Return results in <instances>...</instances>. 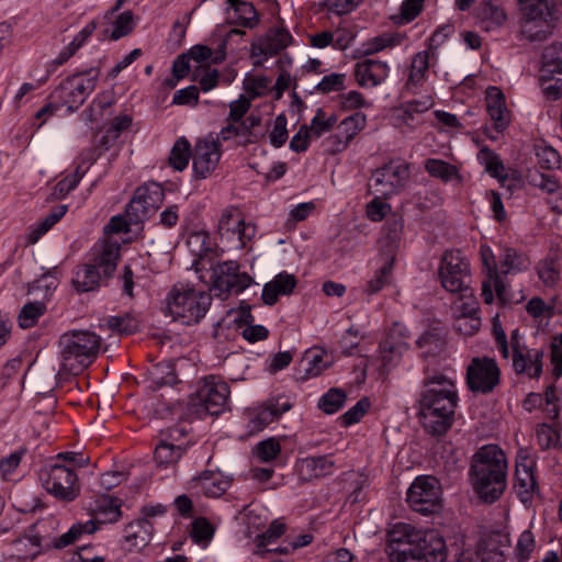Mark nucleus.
<instances>
[{
	"instance_id": "nucleus-1",
	"label": "nucleus",
	"mask_w": 562,
	"mask_h": 562,
	"mask_svg": "<svg viewBox=\"0 0 562 562\" xmlns=\"http://www.w3.org/2000/svg\"><path fill=\"white\" fill-rule=\"evenodd\" d=\"M416 404L423 429L431 436H443L452 427L459 402L456 383L443 374L424 380Z\"/></svg>"
},
{
	"instance_id": "nucleus-2",
	"label": "nucleus",
	"mask_w": 562,
	"mask_h": 562,
	"mask_svg": "<svg viewBox=\"0 0 562 562\" xmlns=\"http://www.w3.org/2000/svg\"><path fill=\"white\" fill-rule=\"evenodd\" d=\"M471 479L474 491L486 503L501 497L506 487L507 460L496 445L481 447L473 456Z\"/></svg>"
},
{
	"instance_id": "nucleus-3",
	"label": "nucleus",
	"mask_w": 562,
	"mask_h": 562,
	"mask_svg": "<svg viewBox=\"0 0 562 562\" xmlns=\"http://www.w3.org/2000/svg\"><path fill=\"white\" fill-rule=\"evenodd\" d=\"M120 248L119 240L110 236L97 241L89 254V262L77 268L72 278L74 288L78 292L97 290L116 270Z\"/></svg>"
},
{
	"instance_id": "nucleus-4",
	"label": "nucleus",
	"mask_w": 562,
	"mask_h": 562,
	"mask_svg": "<svg viewBox=\"0 0 562 562\" xmlns=\"http://www.w3.org/2000/svg\"><path fill=\"white\" fill-rule=\"evenodd\" d=\"M58 347L63 369L78 373L97 358L101 338L89 330H69L59 337Z\"/></svg>"
},
{
	"instance_id": "nucleus-5",
	"label": "nucleus",
	"mask_w": 562,
	"mask_h": 562,
	"mask_svg": "<svg viewBox=\"0 0 562 562\" xmlns=\"http://www.w3.org/2000/svg\"><path fill=\"white\" fill-rule=\"evenodd\" d=\"M211 301V295L204 291L176 284L168 294L167 308L173 319L191 325L204 317Z\"/></svg>"
},
{
	"instance_id": "nucleus-6",
	"label": "nucleus",
	"mask_w": 562,
	"mask_h": 562,
	"mask_svg": "<svg viewBox=\"0 0 562 562\" xmlns=\"http://www.w3.org/2000/svg\"><path fill=\"white\" fill-rule=\"evenodd\" d=\"M99 75L100 71L97 68H90L87 71L69 76L55 88L49 94V99L55 100L63 108L65 106L68 112H75L94 90Z\"/></svg>"
},
{
	"instance_id": "nucleus-7",
	"label": "nucleus",
	"mask_w": 562,
	"mask_h": 562,
	"mask_svg": "<svg viewBox=\"0 0 562 562\" xmlns=\"http://www.w3.org/2000/svg\"><path fill=\"white\" fill-rule=\"evenodd\" d=\"M422 539L407 550L390 553L391 562H446L447 549L443 538L435 530H424Z\"/></svg>"
},
{
	"instance_id": "nucleus-8",
	"label": "nucleus",
	"mask_w": 562,
	"mask_h": 562,
	"mask_svg": "<svg viewBox=\"0 0 562 562\" xmlns=\"http://www.w3.org/2000/svg\"><path fill=\"white\" fill-rule=\"evenodd\" d=\"M217 229L221 240L234 249L245 248L256 235V226L246 222L243 212L233 205L223 210Z\"/></svg>"
},
{
	"instance_id": "nucleus-9",
	"label": "nucleus",
	"mask_w": 562,
	"mask_h": 562,
	"mask_svg": "<svg viewBox=\"0 0 562 562\" xmlns=\"http://www.w3.org/2000/svg\"><path fill=\"white\" fill-rule=\"evenodd\" d=\"M44 488L54 497L71 502L80 494L77 474L67 465L54 463L41 471Z\"/></svg>"
},
{
	"instance_id": "nucleus-10",
	"label": "nucleus",
	"mask_w": 562,
	"mask_h": 562,
	"mask_svg": "<svg viewBox=\"0 0 562 562\" xmlns=\"http://www.w3.org/2000/svg\"><path fill=\"white\" fill-rule=\"evenodd\" d=\"M445 290L457 293L468 291L471 281L470 263L460 250H447L438 269Z\"/></svg>"
},
{
	"instance_id": "nucleus-11",
	"label": "nucleus",
	"mask_w": 562,
	"mask_h": 562,
	"mask_svg": "<svg viewBox=\"0 0 562 562\" xmlns=\"http://www.w3.org/2000/svg\"><path fill=\"white\" fill-rule=\"evenodd\" d=\"M406 501L414 512L429 515L441 508L439 481L430 475L418 476L407 490Z\"/></svg>"
},
{
	"instance_id": "nucleus-12",
	"label": "nucleus",
	"mask_w": 562,
	"mask_h": 562,
	"mask_svg": "<svg viewBox=\"0 0 562 562\" xmlns=\"http://www.w3.org/2000/svg\"><path fill=\"white\" fill-rule=\"evenodd\" d=\"M501 382V369L490 357H474L467 367L465 383L472 393L490 394Z\"/></svg>"
},
{
	"instance_id": "nucleus-13",
	"label": "nucleus",
	"mask_w": 562,
	"mask_h": 562,
	"mask_svg": "<svg viewBox=\"0 0 562 562\" xmlns=\"http://www.w3.org/2000/svg\"><path fill=\"white\" fill-rule=\"evenodd\" d=\"M409 178L408 165L403 160H391L374 170L371 187L375 193L387 199L401 192Z\"/></svg>"
},
{
	"instance_id": "nucleus-14",
	"label": "nucleus",
	"mask_w": 562,
	"mask_h": 562,
	"mask_svg": "<svg viewBox=\"0 0 562 562\" xmlns=\"http://www.w3.org/2000/svg\"><path fill=\"white\" fill-rule=\"evenodd\" d=\"M186 435V429L179 426L159 432L158 443L154 452V459L158 468H173L179 462L187 450V446L182 442Z\"/></svg>"
},
{
	"instance_id": "nucleus-15",
	"label": "nucleus",
	"mask_w": 562,
	"mask_h": 562,
	"mask_svg": "<svg viewBox=\"0 0 562 562\" xmlns=\"http://www.w3.org/2000/svg\"><path fill=\"white\" fill-rule=\"evenodd\" d=\"M229 387L215 376L205 378L196 393V403L193 404L195 413L205 412L217 416L223 413L228 404Z\"/></svg>"
},
{
	"instance_id": "nucleus-16",
	"label": "nucleus",
	"mask_w": 562,
	"mask_h": 562,
	"mask_svg": "<svg viewBox=\"0 0 562 562\" xmlns=\"http://www.w3.org/2000/svg\"><path fill=\"white\" fill-rule=\"evenodd\" d=\"M293 407L290 396L279 394L267 398L260 406L248 413L247 428L249 434L263 430L268 425L279 419Z\"/></svg>"
},
{
	"instance_id": "nucleus-17",
	"label": "nucleus",
	"mask_w": 562,
	"mask_h": 562,
	"mask_svg": "<svg viewBox=\"0 0 562 562\" xmlns=\"http://www.w3.org/2000/svg\"><path fill=\"white\" fill-rule=\"evenodd\" d=\"M211 279L213 289L220 294L240 293L252 282L248 273L239 272V265L233 260L215 265L212 268Z\"/></svg>"
},
{
	"instance_id": "nucleus-18",
	"label": "nucleus",
	"mask_w": 562,
	"mask_h": 562,
	"mask_svg": "<svg viewBox=\"0 0 562 562\" xmlns=\"http://www.w3.org/2000/svg\"><path fill=\"white\" fill-rule=\"evenodd\" d=\"M162 190L159 186L139 187L125 209L126 217L131 223H142L147 220L159 206Z\"/></svg>"
},
{
	"instance_id": "nucleus-19",
	"label": "nucleus",
	"mask_w": 562,
	"mask_h": 562,
	"mask_svg": "<svg viewBox=\"0 0 562 562\" xmlns=\"http://www.w3.org/2000/svg\"><path fill=\"white\" fill-rule=\"evenodd\" d=\"M220 140L218 138H206L195 144L192 154V166L196 177L205 179L217 167L221 158Z\"/></svg>"
},
{
	"instance_id": "nucleus-20",
	"label": "nucleus",
	"mask_w": 562,
	"mask_h": 562,
	"mask_svg": "<svg viewBox=\"0 0 562 562\" xmlns=\"http://www.w3.org/2000/svg\"><path fill=\"white\" fill-rule=\"evenodd\" d=\"M409 334L407 328L394 323L387 330L386 337L380 344V355L383 364L394 366L409 348Z\"/></svg>"
},
{
	"instance_id": "nucleus-21",
	"label": "nucleus",
	"mask_w": 562,
	"mask_h": 562,
	"mask_svg": "<svg viewBox=\"0 0 562 562\" xmlns=\"http://www.w3.org/2000/svg\"><path fill=\"white\" fill-rule=\"evenodd\" d=\"M533 461L527 456H518L515 471V491L524 504L531 503L538 492V485L532 472Z\"/></svg>"
},
{
	"instance_id": "nucleus-22",
	"label": "nucleus",
	"mask_w": 562,
	"mask_h": 562,
	"mask_svg": "<svg viewBox=\"0 0 562 562\" xmlns=\"http://www.w3.org/2000/svg\"><path fill=\"white\" fill-rule=\"evenodd\" d=\"M525 16L529 20L524 32L530 41H544L549 35L546 30H537V20L541 19L552 5L553 0H518Z\"/></svg>"
},
{
	"instance_id": "nucleus-23",
	"label": "nucleus",
	"mask_w": 562,
	"mask_h": 562,
	"mask_svg": "<svg viewBox=\"0 0 562 562\" xmlns=\"http://www.w3.org/2000/svg\"><path fill=\"white\" fill-rule=\"evenodd\" d=\"M260 123L261 117L254 114H250L240 121H227V124L218 134V139L231 140L238 138L243 144L256 143L258 140V135L254 132V128L259 126Z\"/></svg>"
},
{
	"instance_id": "nucleus-24",
	"label": "nucleus",
	"mask_w": 562,
	"mask_h": 562,
	"mask_svg": "<svg viewBox=\"0 0 562 562\" xmlns=\"http://www.w3.org/2000/svg\"><path fill=\"white\" fill-rule=\"evenodd\" d=\"M544 352L538 348H516L513 353V368L518 374H526L530 379H538L542 373V359Z\"/></svg>"
},
{
	"instance_id": "nucleus-25",
	"label": "nucleus",
	"mask_w": 562,
	"mask_h": 562,
	"mask_svg": "<svg viewBox=\"0 0 562 562\" xmlns=\"http://www.w3.org/2000/svg\"><path fill=\"white\" fill-rule=\"evenodd\" d=\"M390 67L385 61L364 59L355 65V77L362 88H373L386 80Z\"/></svg>"
},
{
	"instance_id": "nucleus-26",
	"label": "nucleus",
	"mask_w": 562,
	"mask_h": 562,
	"mask_svg": "<svg viewBox=\"0 0 562 562\" xmlns=\"http://www.w3.org/2000/svg\"><path fill=\"white\" fill-rule=\"evenodd\" d=\"M295 469L302 481H312L333 474L335 461L327 454L306 457L297 460Z\"/></svg>"
},
{
	"instance_id": "nucleus-27",
	"label": "nucleus",
	"mask_w": 562,
	"mask_h": 562,
	"mask_svg": "<svg viewBox=\"0 0 562 562\" xmlns=\"http://www.w3.org/2000/svg\"><path fill=\"white\" fill-rule=\"evenodd\" d=\"M434 105V100L430 95H425L418 100H412L403 103L396 110V119L400 123L413 130L422 124L419 119L420 114L430 110Z\"/></svg>"
},
{
	"instance_id": "nucleus-28",
	"label": "nucleus",
	"mask_w": 562,
	"mask_h": 562,
	"mask_svg": "<svg viewBox=\"0 0 562 562\" xmlns=\"http://www.w3.org/2000/svg\"><path fill=\"white\" fill-rule=\"evenodd\" d=\"M424 530L416 529L414 526L397 522L390 529L389 546L391 548L390 553L400 552L401 550H407V547H412L422 539V532Z\"/></svg>"
},
{
	"instance_id": "nucleus-29",
	"label": "nucleus",
	"mask_w": 562,
	"mask_h": 562,
	"mask_svg": "<svg viewBox=\"0 0 562 562\" xmlns=\"http://www.w3.org/2000/svg\"><path fill=\"white\" fill-rule=\"evenodd\" d=\"M508 535L492 532L480 547L479 555L482 562H505V551L509 548Z\"/></svg>"
},
{
	"instance_id": "nucleus-30",
	"label": "nucleus",
	"mask_w": 562,
	"mask_h": 562,
	"mask_svg": "<svg viewBox=\"0 0 562 562\" xmlns=\"http://www.w3.org/2000/svg\"><path fill=\"white\" fill-rule=\"evenodd\" d=\"M296 285V279L288 272H280L271 281L265 284L261 299L266 305L277 303L280 295L291 294Z\"/></svg>"
},
{
	"instance_id": "nucleus-31",
	"label": "nucleus",
	"mask_w": 562,
	"mask_h": 562,
	"mask_svg": "<svg viewBox=\"0 0 562 562\" xmlns=\"http://www.w3.org/2000/svg\"><path fill=\"white\" fill-rule=\"evenodd\" d=\"M231 482L221 473L205 471L193 480V486L206 497H220L229 487Z\"/></svg>"
},
{
	"instance_id": "nucleus-32",
	"label": "nucleus",
	"mask_w": 562,
	"mask_h": 562,
	"mask_svg": "<svg viewBox=\"0 0 562 562\" xmlns=\"http://www.w3.org/2000/svg\"><path fill=\"white\" fill-rule=\"evenodd\" d=\"M507 20V14L502 5L486 0L482 1L477 9V21L482 30L493 31L501 27Z\"/></svg>"
},
{
	"instance_id": "nucleus-33",
	"label": "nucleus",
	"mask_w": 562,
	"mask_h": 562,
	"mask_svg": "<svg viewBox=\"0 0 562 562\" xmlns=\"http://www.w3.org/2000/svg\"><path fill=\"white\" fill-rule=\"evenodd\" d=\"M153 524L147 518H140L130 522L125 528L124 540L130 544V550L144 548L153 535Z\"/></svg>"
},
{
	"instance_id": "nucleus-34",
	"label": "nucleus",
	"mask_w": 562,
	"mask_h": 562,
	"mask_svg": "<svg viewBox=\"0 0 562 562\" xmlns=\"http://www.w3.org/2000/svg\"><path fill=\"white\" fill-rule=\"evenodd\" d=\"M125 0H116L115 5L109 10L105 14V19L112 20L113 30L110 33L109 37L112 41H116L121 37L128 35L134 29V15L132 11H124L116 16H114L115 12L120 10Z\"/></svg>"
},
{
	"instance_id": "nucleus-35",
	"label": "nucleus",
	"mask_w": 562,
	"mask_h": 562,
	"mask_svg": "<svg viewBox=\"0 0 562 562\" xmlns=\"http://www.w3.org/2000/svg\"><path fill=\"white\" fill-rule=\"evenodd\" d=\"M436 58V52L431 49L418 52L413 56L406 83L408 88L417 87L426 80L430 63Z\"/></svg>"
},
{
	"instance_id": "nucleus-36",
	"label": "nucleus",
	"mask_w": 562,
	"mask_h": 562,
	"mask_svg": "<svg viewBox=\"0 0 562 562\" xmlns=\"http://www.w3.org/2000/svg\"><path fill=\"white\" fill-rule=\"evenodd\" d=\"M93 510L97 518L102 524H112L120 519L121 501L108 495L99 496L94 502Z\"/></svg>"
},
{
	"instance_id": "nucleus-37",
	"label": "nucleus",
	"mask_w": 562,
	"mask_h": 562,
	"mask_svg": "<svg viewBox=\"0 0 562 562\" xmlns=\"http://www.w3.org/2000/svg\"><path fill=\"white\" fill-rule=\"evenodd\" d=\"M286 530V526L279 519L271 522L269 528L255 539L256 550L255 554L265 558L267 553L272 551L271 546L282 536Z\"/></svg>"
},
{
	"instance_id": "nucleus-38",
	"label": "nucleus",
	"mask_w": 562,
	"mask_h": 562,
	"mask_svg": "<svg viewBox=\"0 0 562 562\" xmlns=\"http://www.w3.org/2000/svg\"><path fill=\"white\" fill-rule=\"evenodd\" d=\"M234 16L229 20V24L255 29L259 24V14L252 3L248 1L235 2L231 5Z\"/></svg>"
},
{
	"instance_id": "nucleus-39",
	"label": "nucleus",
	"mask_w": 562,
	"mask_h": 562,
	"mask_svg": "<svg viewBox=\"0 0 562 562\" xmlns=\"http://www.w3.org/2000/svg\"><path fill=\"white\" fill-rule=\"evenodd\" d=\"M68 206H55L40 223L30 227L26 239L30 244H35L38 239L46 234L60 218L66 214Z\"/></svg>"
},
{
	"instance_id": "nucleus-40",
	"label": "nucleus",
	"mask_w": 562,
	"mask_h": 562,
	"mask_svg": "<svg viewBox=\"0 0 562 562\" xmlns=\"http://www.w3.org/2000/svg\"><path fill=\"white\" fill-rule=\"evenodd\" d=\"M542 78L562 75V44H552L542 54Z\"/></svg>"
},
{
	"instance_id": "nucleus-41",
	"label": "nucleus",
	"mask_w": 562,
	"mask_h": 562,
	"mask_svg": "<svg viewBox=\"0 0 562 562\" xmlns=\"http://www.w3.org/2000/svg\"><path fill=\"white\" fill-rule=\"evenodd\" d=\"M426 171L434 178H438L443 182L457 180L458 183L462 182V177L458 168L445 160L429 158L425 161Z\"/></svg>"
},
{
	"instance_id": "nucleus-42",
	"label": "nucleus",
	"mask_w": 562,
	"mask_h": 562,
	"mask_svg": "<svg viewBox=\"0 0 562 562\" xmlns=\"http://www.w3.org/2000/svg\"><path fill=\"white\" fill-rule=\"evenodd\" d=\"M394 261V256H391L384 261L381 268L375 270L372 278L366 284L364 293L368 295L376 294L385 285L391 283Z\"/></svg>"
},
{
	"instance_id": "nucleus-43",
	"label": "nucleus",
	"mask_w": 562,
	"mask_h": 562,
	"mask_svg": "<svg viewBox=\"0 0 562 562\" xmlns=\"http://www.w3.org/2000/svg\"><path fill=\"white\" fill-rule=\"evenodd\" d=\"M405 40V35L401 33H383L379 36L368 40L363 44V52L366 55H374L386 48L398 46Z\"/></svg>"
},
{
	"instance_id": "nucleus-44",
	"label": "nucleus",
	"mask_w": 562,
	"mask_h": 562,
	"mask_svg": "<svg viewBox=\"0 0 562 562\" xmlns=\"http://www.w3.org/2000/svg\"><path fill=\"white\" fill-rule=\"evenodd\" d=\"M292 40L293 37L288 30L283 27H277L267 35L261 52L265 55H277L282 49L286 48L292 43Z\"/></svg>"
},
{
	"instance_id": "nucleus-45",
	"label": "nucleus",
	"mask_w": 562,
	"mask_h": 562,
	"mask_svg": "<svg viewBox=\"0 0 562 562\" xmlns=\"http://www.w3.org/2000/svg\"><path fill=\"white\" fill-rule=\"evenodd\" d=\"M324 352L322 350L308 351L304 355L301 367L304 374L301 379L306 380L318 376L327 369V363L324 360Z\"/></svg>"
},
{
	"instance_id": "nucleus-46",
	"label": "nucleus",
	"mask_w": 562,
	"mask_h": 562,
	"mask_svg": "<svg viewBox=\"0 0 562 562\" xmlns=\"http://www.w3.org/2000/svg\"><path fill=\"white\" fill-rule=\"evenodd\" d=\"M480 255L483 262L484 268L486 269L487 277H492L493 285L495 288V292L499 299H503V293L505 290L504 283L497 272V265L495 261V256L487 245H482L480 248Z\"/></svg>"
},
{
	"instance_id": "nucleus-47",
	"label": "nucleus",
	"mask_w": 562,
	"mask_h": 562,
	"mask_svg": "<svg viewBox=\"0 0 562 562\" xmlns=\"http://www.w3.org/2000/svg\"><path fill=\"white\" fill-rule=\"evenodd\" d=\"M97 530L94 520H88L86 522H77L70 527V529L63 533L55 542V547L63 549L74 543L83 533H92Z\"/></svg>"
},
{
	"instance_id": "nucleus-48",
	"label": "nucleus",
	"mask_w": 562,
	"mask_h": 562,
	"mask_svg": "<svg viewBox=\"0 0 562 562\" xmlns=\"http://www.w3.org/2000/svg\"><path fill=\"white\" fill-rule=\"evenodd\" d=\"M192 154L190 143L181 137L172 146L169 164L173 169L181 171L188 166Z\"/></svg>"
},
{
	"instance_id": "nucleus-49",
	"label": "nucleus",
	"mask_w": 562,
	"mask_h": 562,
	"mask_svg": "<svg viewBox=\"0 0 562 562\" xmlns=\"http://www.w3.org/2000/svg\"><path fill=\"white\" fill-rule=\"evenodd\" d=\"M528 266L529 261L522 254H519L514 248L504 249V254L501 259V270L503 273L507 274L510 272H517L527 269Z\"/></svg>"
},
{
	"instance_id": "nucleus-50",
	"label": "nucleus",
	"mask_w": 562,
	"mask_h": 562,
	"mask_svg": "<svg viewBox=\"0 0 562 562\" xmlns=\"http://www.w3.org/2000/svg\"><path fill=\"white\" fill-rule=\"evenodd\" d=\"M347 395L341 389H330L318 401V408L325 414H335L344 406Z\"/></svg>"
},
{
	"instance_id": "nucleus-51",
	"label": "nucleus",
	"mask_w": 562,
	"mask_h": 562,
	"mask_svg": "<svg viewBox=\"0 0 562 562\" xmlns=\"http://www.w3.org/2000/svg\"><path fill=\"white\" fill-rule=\"evenodd\" d=\"M45 311L46 306L43 302L26 303L18 316L19 326L24 329L33 327Z\"/></svg>"
},
{
	"instance_id": "nucleus-52",
	"label": "nucleus",
	"mask_w": 562,
	"mask_h": 562,
	"mask_svg": "<svg viewBox=\"0 0 562 562\" xmlns=\"http://www.w3.org/2000/svg\"><path fill=\"white\" fill-rule=\"evenodd\" d=\"M403 228L404 221L401 216L393 215L386 220L383 228V240L390 250L397 247L403 234Z\"/></svg>"
},
{
	"instance_id": "nucleus-53",
	"label": "nucleus",
	"mask_w": 562,
	"mask_h": 562,
	"mask_svg": "<svg viewBox=\"0 0 562 562\" xmlns=\"http://www.w3.org/2000/svg\"><path fill=\"white\" fill-rule=\"evenodd\" d=\"M366 123V115L361 112H356L344 119L339 123L337 131L340 132L346 139L351 142L356 135L364 128Z\"/></svg>"
},
{
	"instance_id": "nucleus-54",
	"label": "nucleus",
	"mask_w": 562,
	"mask_h": 562,
	"mask_svg": "<svg viewBox=\"0 0 562 562\" xmlns=\"http://www.w3.org/2000/svg\"><path fill=\"white\" fill-rule=\"evenodd\" d=\"M108 327L120 335H131L138 330V321L131 314L111 316L106 321Z\"/></svg>"
},
{
	"instance_id": "nucleus-55",
	"label": "nucleus",
	"mask_w": 562,
	"mask_h": 562,
	"mask_svg": "<svg viewBox=\"0 0 562 562\" xmlns=\"http://www.w3.org/2000/svg\"><path fill=\"white\" fill-rule=\"evenodd\" d=\"M477 160L485 167V170L494 178L504 171V165L499 157L488 147H482L477 153Z\"/></svg>"
},
{
	"instance_id": "nucleus-56",
	"label": "nucleus",
	"mask_w": 562,
	"mask_h": 562,
	"mask_svg": "<svg viewBox=\"0 0 562 562\" xmlns=\"http://www.w3.org/2000/svg\"><path fill=\"white\" fill-rule=\"evenodd\" d=\"M114 102V95L111 91H103L99 93L89 108L85 111L86 120L92 122L97 121L98 115H102L103 111L111 106Z\"/></svg>"
},
{
	"instance_id": "nucleus-57",
	"label": "nucleus",
	"mask_w": 562,
	"mask_h": 562,
	"mask_svg": "<svg viewBox=\"0 0 562 562\" xmlns=\"http://www.w3.org/2000/svg\"><path fill=\"white\" fill-rule=\"evenodd\" d=\"M336 122V116H326L324 110L318 108L307 127L312 136L321 137L324 133L329 132L335 126Z\"/></svg>"
},
{
	"instance_id": "nucleus-58",
	"label": "nucleus",
	"mask_w": 562,
	"mask_h": 562,
	"mask_svg": "<svg viewBox=\"0 0 562 562\" xmlns=\"http://www.w3.org/2000/svg\"><path fill=\"white\" fill-rule=\"evenodd\" d=\"M424 0H404L400 13L392 19L396 24H406L412 22L422 11Z\"/></svg>"
},
{
	"instance_id": "nucleus-59",
	"label": "nucleus",
	"mask_w": 562,
	"mask_h": 562,
	"mask_svg": "<svg viewBox=\"0 0 562 562\" xmlns=\"http://www.w3.org/2000/svg\"><path fill=\"white\" fill-rule=\"evenodd\" d=\"M536 156L538 159V164L543 169H554L560 166V155L559 153L551 146L548 145H537L536 146Z\"/></svg>"
},
{
	"instance_id": "nucleus-60",
	"label": "nucleus",
	"mask_w": 562,
	"mask_h": 562,
	"mask_svg": "<svg viewBox=\"0 0 562 562\" xmlns=\"http://www.w3.org/2000/svg\"><path fill=\"white\" fill-rule=\"evenodd\" d=\"M536 547L533 533L530 530H524L515 547V557L519 562H524L530 558Z\"/></svg>"
},
{
	"instance_id": "nucleus-61",
	"label": "nucleus",
	"mask_w": 562,
	"mask_h": 562,
	"mask_svg": "<svg viewBox=\"0 0 562 562\" xmlns=\"http://www.w3.org/2000/svg\"><path fill=\"white\" fill-rule=\"evenodd\" d=\"M457 317H480L479 306L473 294L461 296L453 305Z\"/></svg>"
},
{
	"instance_id": "nucleus-62",
	"label": "nucleus",
	"mask_w": 562,
	"mask_h": 562,
	"mask_svg": "<svg viewBox=\"0 0 562 562\" xmlns=\"http://www.w3.org/2000/svg\"><path fill=\"white\" fill-rule=\"evenodd\" d=\"M280 452L281 446L279 440L276 438L266 439L256 446V454L263 462L274 460L280 454Z\"/></svg>"
},
{
	"instance_id": "nucleus-63",
	"label": "nucleus",
	"mask_w": 562,
	"mask_h": 562,
	"mask_svg": "<svg viewBox=\"0 0 562 562\" xmlns=\"http://www.w3.org/2000/svg\"><path fill=\"white\" fill-rule=\"evenodd\" d=\"M370 407V403L367 398H362L357 402L351 408L342 414L339 419L344 426H350L359 423Z\"/></svg>"
},
{
	"instance_id": "nucleus-64",
	"label": "nucleus",
	"mask_w": 562,
	"mask_h": 562,
	"mask_svg": "<svg viewBox=\"0 0 562 562\" xmlns=\"http://www.w3.org/2000/svg\"><path fill=\"white\" fill-rule=\"evenodd\" d=\"M25 449L16 450L0 460V473L4 480H10L21 463Z\"/></svg>"
}]
</instances>
